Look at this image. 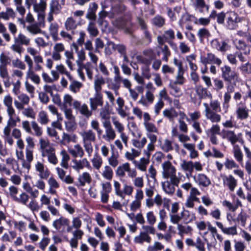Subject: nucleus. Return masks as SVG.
I'll use <instances>...</instances> for the list:
<instances>
[{
    "mask_svg": "<svg viewBox=\"0 0 251 251\" xmlns=\"http://www.w3.org/2000/svg\"><path fill=\"white\" fill-rule=\"evenodd\" d=\"M204 107V112L207 119L212 123H219L221 120V115L218 112L221 111V103L218 100H211L209 104L204 102L203 103Z\"/></svg>",
    "mask_w": 251,
    "mask_h": 251,
    "instance_id": "nucleus-1",
    "label": "nucleus"
},
{
    "mask_svg": "<svg viewBox=\"0 0 251 251\" xmlns=\"http://www.w3.org/2000/svg\"><path fill=\"white\" fill-rule=\"evenodd\" d=\"M82 137L83 146L88 156L90 157L93 152L92 143L96 141V134L91 129L84 131L80 133Z\"/></svg>",
    "mask_w": 251,
    "mask_h": 251,
    "instance_id": "nucleus-2",
    "label": "nucleus"
},
{
    "mask_svg": "<svg viewBox=\"0 0 251 251\" xmlns=\"http://www.w3.org/2000/svg\"><path fill=\"white\" fill-rule=\"evenodd\" d=\"M162 176L164 178H169L171 183L178 186L180 178L176 176V169L172 163L167 161L162 164Z\"/></svg>",
    "mask_w": 251,
    "mask_h": 251,
    "instance_id": "nucleus-3",
    "label": "nucleus"
},
{
    "mask_svg": "<svg viewBox=\"0 0 251 251\" xmlns=\"http://www.w3.org/2000/svg\"><path fill=\"white\" fill-rule=\"evenodd\" d=\"M142 228L143 231H141L139 235L134 237V242L139 244H142L144 242L151 243V238L149 234H155V229L152 226L145 225L142 226Z\"/></svg>",
    "mask_w": 251,
    "mask_h": 251,
    "instance_id": "nucleus-4",
    "label": "nucleus"
},
{
    "mask_svg": "<svg viewBox=\"0 0 251 251\" xmlns=\"http://www.w3.org/2000/svg\"><path fill=\"white\" fill-rule=\"evenodd\" d=\"M221 77L227 83H234L238 80V75L237 73L231 69V67L225 65L220 68Z\"/></svg>",
    "mask_w": 251,
    "mask_h": 251,
    "instance_id": "nucleus-5",
    "label": "nucleus"
},
{
    "mask_svg": "<svg viewBox=\"0 0 251 251\" xmlns=\"http://www.w3.org/2000/svg\"><path fill=\"white\" fill-rule=\"evenodd\" d=\"M30 44V39L22 33L14 37V43L11 47L14 51L21 54L24 50L22 45L27 46Z\"/></svg>",
    "mask_w": 251,
    "mask_h": 251,
    "instance_id": "nucleus-6",
    "label": "nucleus"
},
{
    "mask_svg": "<svg viewBox=\"0 0 251 251\" xmlns=\"http://www.w3.org/2000/svg\"><path fill=\"white\" fill-rule=\"evenodd\" d=\"M156 58L155 52L151 48L144 50L143 51V55H139L137 57L138 61L145 65H150Z\"/></svg>",
    "mask_w": 251,
    "mask_h": 251,
    "instance_id": "nucleus-7",
    "label": "nucleus"
},
{
    "mask_svg": "<svg viewBox=\"0 0 251 251\" xmlns=\"http://www.w3.org/2000/svg\"><path fill=\"white\" fill-rule=\"evenodd\" d=\"M250 109L246 102L241 101L236 104L235 114L238 120H245L249 117Z\"/></svg>",
    "mask_w": 251,
    "mask_h": 251,
    "instance_id": "nucleus-8",
    "label": "nucleus"
},
{
    "mask_svg": "<svg viewBox=\"0 0 251 251\" xmlns=\"http://www.w3.org/2000/svg\"><path fill=\"white\" fill-rule=\"evenodd\" d=\"M200 61L204 65L207 64H215L220 66L222 63V60L211 52H208L203 55H201Z\"/></svg>",
    "mask_w": 251,
    "mask_h": 251,
    "instance_id": "nucleus-9",
    "label": "nucleus"
},
{
    "mask_svg": "<svg viewBox=\"0 0 251 251\" xmlns=\"http://www.w3.org/2000/svg\"><path fill=\"white\" fill-rule=\"evenodd\" d=\"M44 15L42 13L38 14L39 22L36 24H31L27 27V30L33 34H37L42 32L41 27H44Z\"/></svg>",
    "mask_w": 251,
    "mask_h": 251,
    "instance_id": "nucleus-10",
    "label": "nucleus"
},
{
    "mask_svg": "<svg viewBox=\"0 0 251 251\" xmlns=\"http://www.w3.org/2000/svg\"><path fill=\"white\" fill-rule=\"evenodd\" d=\"M73 105L75 109L77 110L81 115L86 118H89L92 115L93 110H89L87 105L85 103L81 105L80 101L75 100Z\"/></svg>",
    "mask_w": 251,
    "mask_h": 251,
    "instance_id": "nucleus-11",
    "label": "nucleus"
},
{
    "mask_svg": "<svg viewBox=\"0 0 251 251\" xmlns=\"http://www.w3.org/2000/svg\"><path fill=\"white\" fill-rule=\"evenodd\" d=\"M91 110H96L98 106L103 104V96L101 93H95L94 97L89 99Z\"/></svg>",
    "mask_w": 251,
    "mask_h": 251,
    "instance_id": "nucleus-12",
    "label": "nucleus"
},
{
    "mask_svg": "<svg viewBox=\"0 0 251 251\" xmlns=\"http://www.w3.org/2000/svg\"><path fill=\"white\" fill-rule=\"evenodd\" d=\"M226 26L229 29H233L236 26V24L239 22V18L237 15L234 12H227L226 13Z\"/></svg>",
    "mask_w": 251,
    "mask_h": 251,
    "instance_id": "nucleus-13",
    "label": "nucleus"
},
{
    "mask_svg": "<svg viewBox=\"0 0 251 251\" xmlns=\"http://www.w3.org/2000/svg\"><path fill=\"white\" fill-rule=\"evenodd\" d=\"M102 125L105 129V135H103V138L108 141L113 140L116 137V133L112 127L110 121H103Z\"/></svg>",
    "mask_w": 251,
    "mask_h": 251,
    "instance_id": "nucleus-14",
    "label": "nucleus"
},
{
    "mask_svg": "<svg viewBox=\"0 0 251 251\" xmlns=\"http://www.w3.org/2000/svg\"><path fill=\"white\" fill-rule=\"evenodd\" d=\"M222 137L224 139H226L233 146H234L235 143L239 141L238 136L235 133L234 131L232 130H223Z\"/></svg>",
    "mask_w": 251,
    "mask_h": 251,
    "instance_id": "nucleus-15",
    "label": "nucleus"
},
{
    "mask_svg": "<svg viewBox=\"0 0 251 251\" xmlns=\"http://www.w3.org/2000/svg\"><path fill=\"white\" fill-rule=\"evenodd\" d=\"M222 177L224 185L227 187L230 191L233 192L237 186V180L231 175L228 176L224 175Z\"/></svg>",
    "mask_w": 251,
    "mask_h": 251,
    "instance_id": "nucleus-16",
    "label": "nucleus"
},
{
    "mask_svg": "<svg viewBox=\"0 0 251 251\" xmlns=\"http://www.w3.org/2000/svg\"><path fill=\"white\" fill-rule=\"evenodd\" d=\"M211 47L221 52H226L229 49V46L225 41L220 42L218 39H213L211 42Z\"/></svg>",
    "mask_w": 251,
    "mask_h": 251,
    "instance_id": "nucleus-17",
    "label": "nucleus"
},
{
    "mask_svg": "<svg viewBox=\"0 0 251 251\" xmlns=\"http://www.w3.org/2000/svg\"><path fill=\"white\" fill-rule=\"evenodd\" d=\"M195 90L200 100L206 98L212 99V94L207 88L201 85H197L195 87Z\"/></svg>",
    "mask_w": 251,
    "mask_h": 251,
    "instance_id": "nucleus-18",
    "label": "nucleus"
},
{
    "mask_svg": "<svg viewBox=\"0 0 251 251\" xmlns=\"http://www.w3.org/2000/svg\"><path fill=\"white\" fill-rule=\"evenodd\" d=\"M69 219L63 216L54 221L52 226L58 231H64V227L65 226H68Z\"/></svg>",
    "mask_w": 251,
    "mask_h": 251,
    "instance_id": "nucleus-19",
    "label": "nucleus"
},
{
    "mask_svg": "<svg viewBox=\"0 0 251 251\" xmlns=\"http://www.w3.org/2000/svg\"><path fill=\"white\" fill-rule=\"evenodd\" d=\"M36 171L39 173V176L42 179H47L50 176V172L43 163L38 161L35 164Z\"/></svg>",
    "mask_w": 251,
    "mask_h": 251,
    "instance_id": "nucleus-20",
    "label": "nucleus"
},
{
    "mask_svg": "<svg viewBox=\"0 0 251 251\" xmlns=\"http://www.w3.org/2000/svg\"><path fill=\"white\" fill-rule=\"evenodd\" d=\"M68 151L74 158L82 157L84 154L82 147L79 144L75 145L74 147L69 148Z\"/></svg>",
    "mask_w": 251,
    "mask_h": 251,
    "instance_id": "nucleus-21",
    "label": "nucleus"
},
{
    "mask_svg": "<svg viewBox=\"0 0 251 251\" xmlns=\"http://www.w3.org/2000/svg\"><path fill=\"white\" fill-rule=\"evenodd\" d=\"M98 8V5L96 3L92 2L90 3L86 18L89 20L95 21L97 17L96 12Z\"/></svg>",
    "mask_w": 251,
    "mask_h": 251,
    "instance_id": "nucleus-22",
    "label": "nucleus"
},
{
    "mask_svg": "<svg viewBox=\"0 0 251 251\" xmlns=\"http://www.w3.org/2000/svg\"><path fill=\"white\" fill-rule=\"evenodd\" d=\"M215 224L226 234L235 235L237 234L235 226L229 227H224L223 225L221 222H216Z\"/></svg>",
    "mask_w": 251,
    "mask_h": 251,
    "instance_id": "nucleus-23",
    "label": "nucleus"
},
{
    "mask_svg": "<svg viewBox=\"0 0 251 251\" xmlns=\"http://www.w3.org/2000/svg\"><path fill=\"white\" fill-rule=\"evenodd\" d=\"M72 162L73 163L72 166L73 168L76 170L82 169L85 167L87 168H89L90 167V163L86 158L80 160L74 159Z\"/></svg>",
    "mask_w": 251,
    "mask_h": 251,
    "instance_id": "nucleus-24",
    "label": "nucleus"
},
{
    "mask_svg": "<svg viewBox=\"0 0 251 251\" xmlns=\"http://www.w3.org/2000/svg\"><path fill=\"white\" fill-rule=\"evenodd\" d=\"M226 18V13L223 11L217 13L216 11L213 10L209 15V18L211 19H215L216 18L217 22L219 24H223Z\"/></svg>",
    "mask_w": 251,
    "mask_h": 251,
    "instance_id": "nucleus-25",
    "label": "nucleus"
},
{
    "mask_svg": "<svg viewBox=\"0 0 251 251\" xmlns=\"http://www.w3.org/2000/svg\"><path fill=\"white\" fill-rule=\"evenodd\" d=\"M180 214L181 218L185 224L189 223L196 219L195 214L186 209H183Z\"/></svg>",
    "mask_w": 251,
    "mask_h": 251,
    "instance_id": "nucleus-26",
    "label": "nucleus"
},
{
    "mask_svg": "<svg viewBox=\"0 0 251 251\" xmlns=\"http://www.w3.org/2000/svg\"><path fill=\"white\" fill-rule=\"evenodd\" d=\"M40 149L41 150V154L43 157H45V155L47 154L51 150L54 148L50 145V143L48 141L44 140L43 139H40L39 141Z\"/></svg>",
    "mask_w": 251,
    "mask_h": 251,
    "instance_id": "nucleus-27",
    "label": "nucleus"
},
{
    "mask_svg": "<svg viewBox=\"0 0 251 251\" xmlns=\"http://www.w3.org/2000/svg\"><path fill=\"white\" fill-rule=\"evenodd\" d=\"M196 182L200 186L207 187L211 184L209 178L203 174H200L197 176Z\"/></svg>",
    "mask_w": 251,
    "mask_h": 251,
    "instance_id": "nucleus-28",
    "label": "nucleus"
},
{
    "mask_svg": "<svg viewBox=\"0 0 251 251\" xmlns=\"http://www.w3.org/2000/svg\"><path fill=\"white\" fill-rule=\"evenodd\" d=\"M176 185L171 183L170 180L162 182V187L164 191L167 194L173 195L175 192Z\"/></svg>",
    "mask_w": 251,
    "mask_h": 251,
    "instance_id": "nucleus-29",
    "label": "nucleus"
},
{
    "mask_svg": "<svg viewBox=\"0 0 251 251\" xmlns=\"http://www.w3.org/2000/svg\"><path fill=\"white\" fill-rule=\"evenodd\" d=\"M130 164L128 163H124L119 166L116 171V175L120 177H124L126 172L129 171Z\"/></svg>",
    "mask_w": 251,
    "mask_h": 251,
    "instance_id": "nucleus-30",
    "label": "nucleus"
},
{
    "mask_svg": "<svg viewBox=\"0 0 251 251\" xmlns=\"http://www.w3.org/2000/svg\"><path fill=\"white\" fill-rule=\"evenodd\" d=\"M15 17V13L14 10L10 7L6 8V11H2L0 12V19H3L8 21L10 18H14Z\"/></svg>",
    "mask_w": 251,
    "mask_h": 251,
    "instance_id": "nucleus-31",
    "label": "nucleus"
},
{
    "mask_svg": "<svg viewBox=\"0 0 251 251\" xmlns=\"http://www.w3.org/2000/svg\"><path fill=\"white\" fill-rule=\"evenodd\" d=\"M61 10V6L59 3L58 0H51L50 3V12L58 14Z\"/></svg>",
    "mask_w": 251,
    "mask_h": 251,
    "instance_id": "nucleus-32",
    "label": "nucleus"
},
{
    "mask_svg": "<svg viewBox=\"0 0 251 251\" xmlns=\"http://www.w3.org/2000/svg\"><path fill=\"white\" fill-rule=\"evenodd\" d=\"M8 58L3 52L0 55V73L8 72L7 65Z\"/></svg>",
    "mask_w": 251,
    "mask_h": 251,
    "instance_id": "nucleus-33",
    "label": "nucleus"
},
{
    "mask_svg": "<svg viewBox=\"0 0 251 251\" xmlns=\"http://www.w3.org/2000/svg\"><path fill=\"white\" fill-rule=\"evenodd\" d=\"M163 115L168 118L170 121L172 122L178 115L177 112L173 108L166 109L163 112Z\"/></svg>",
    "mask_w": 251,
    "mask_h": 251,
    "instance_id": "nucleus-34",
    "label": "nucleus"
},
{
    "mask_svg": "<svg viewBox=\"0 0 251 251\" xmlns=\"http://www.w3.org/2000/svg\"><path fill=\"white\" fill-rule=\"evenodd\" d=\"M164 18L159 15H156L151 20V24L157 27L160 28L165 24Z\"/></svg>",
    "mask_w": 251,
    "mask_h": 251,
    "instance_id": "nucleus-35",
    "label": "nucleus"
},
{
    "mask_svg": "<svg viewBox=\"0 0 251 251\" xmlns=\"http://www.w3.org/2000/svg\"><path fill=\"white\" fill-rule=\"evenodd\" d=\"M95 69L98 71L97 66L93 65L91 62H87L85 64L84 69L86 71L87 76L89 79H93V70Z\"/></svg>",
    "mask_w": 251,
    "mask_h": 251,
    "instance_id": "nucleus-36",
    "label": "nucleus"
},
{
    "mask_svg": "<svg viewBox=\"0 0 251 251\" xmlns=\"http://www.w3.org/2000/svg\"><path fill=\"white\" fill-rule=\"evenodd\" d=\"M167 15L168 17L170 18L171 21H175L177 19L176 13L178 14L181 8L180 7H175L174 8V10H173L170 7H167Z\"/></svg>",
    "mask_w": 251,
    "mask_h": 251,
    "instance_id": "nucleus-37",
    "label": "nucleus"
},
{
    "mask_svg": "<svg viewBox=\"0 0 251 251\" xmlns=\"http://www.w3.org/2000/svg\"><path fill=\"white\" fill-rule=\"evenodd\" d=\"M233 153L234 158L238 162L241 163L243 161V154L238 145L233 146Z\"/></svg>",
    "mask_w": 251,
    "mask_h": 251,
    "instance_id": "nucleus-38",
    "label": "nucleus"
},
{
    "mask_svg": "<svg viewBox=\"0 0 251 251\" xmlns=\"http://www.w3.org/2000/svg\"><path fill=\"white\" fill-rule=\"evenodd\" d=\"M181 168L185 171L188 172L189 175H191L194 170L193 162L191 161H186L183 160L180 165Z\"/></svg>",
    "mask_w": 251,
    "mask_h": 251,
    "instance_id": "nucleus-39",
    "label": "nucleus"
},
{
    "mask_svg": "<svg viewBox=\"0 0 251 251\" xmlns=\"http://www.w3.org/2000/svg\"><path fill=\"white\" fill-rule=\"evenodd\" d=\"M185 72L184 68L179 69L177 70V75L176 76L175 84H178L179 85H182L184 83L185 79L183 76Z\"/></svg>",
    "mask_w": 251,
    "mask_h": 251,
    "instance_id": "nucleus-40",
    "label": "nucleus"
},
{
    "mask_svg": "<svg viewBox=\"0 0 251 251\" xmlns=\"http://www.w3.org/2000/svg\"><path fill=\"white\" fill-rule=\"evenodd\" d=\"M135 166L142 171H145L147 168V165L149 163V161L145 158H141L140 162L136 160L133 161Z\"/></svg>",
    "mask_w": 251,
    "mask_h": 251,
    "instance_id": "nucleus-41",
    "label": "nucleus"
},
{
    "mask_svg": "<svg viewBox=\"0 0 251 251\" xmlns=\"http://www.w3.org/2000/svg\"><path fill=\"white\" fill-rule=\"evenodd\" d=\"M96 77H98L95 79L94 82V89L95 93H100L102 89L101 85L104 84L105 83V81L102 76L98 77V76L97 75Z\"/></svg>",
    "mask_w": 251,
    "mask_h": 251,
    "instance_id": "nucleus-42",
    "label": "nucleus"
},
{
    "mask_svg": "<svg viewBox=\"0 0 251 251\" xmlns=\"http://www.w3.org/2000/svg\"><path fill=\"white\" fill-rule=\"evenodd\" d=\"M50 120L48 114L45 111H41L38 114V121L43 125H47Z\"/></svg>",
    "mask_w": 251,
    "mask_h": 251,
    "instance_id": "nucleus-43",
    "label": "nucleus"
},
{
    "mask_svg": "<svg viewBox=\"0 0 251 251\" xmlns=\"http://www.w3.org/2000/svg\"><path fill=\"white\" fill-rule=\"evenodd\" d=\"M177 84H175V82L170 84V94L176 97H179L182 95V92L180 88L176 86Z\"/></svg>",
    "mask_w": 251,
    "mask_h": 251,
    "instance_id": "nucleus-44",
    "label": "nucleus"
},
{
    "mask_svg": "<svg viewBox=\"0 0 251 251\" xmlns=\"http://www.w3.org/2000/svg\"><path fill=\"white\" fill-rule=\"evenodd\" d=\"M159 48L161 50L163 56L162 58L163 61L167 62L168 58L171 56V53L167 45L159 46Z\"/></svg>",
    "mask_w": 251,
    "mask_h": 251,
    "instance_id": "nucleus-45",
    "label": "nucleus"
},
{
    "mask_svg": "<svg viewBox=\"0 0 251 251\" xmlns=\"http://www.w3.org/2000/svg\"><path fill=\"white\" fill-rule=\"evenodd\" d=\"M65 26L67 30H74L76 28L77 24L72 17H69L65 21Z\"/></svg>",
    "mask_w": 251,
    "mask_h": 251,
    "instance_id": "nucleus-46",
    "label": "nucleus"
},
{
    "mask_svg": "<svg viewBox=\"0 0 251 251\" xmlns=\"http://www.w3.org/2000/svg\"><path fill=\"white\" fill-rule=\"evenodd\" d=\"M177 228L178 230V234L181 236H182L184 234H188L192 230L190 226H185L181 224H177Z\"/></svg>",
    "mask_w": 251,
    "mask_h": 251,
    "instance_id": "nucleus-47",
    "label": "nucleus"
},
{
    "mask_svg": "<svg viewBox=\"0 0 251 251\" xmlns=\"http://www.w3.org/2000/svg\"><path fill=\"white\" fill-rule=\"evenodd\" d=\"M60 154L62 156L61 165L62 167L67 169L68 167V162L70 159L69 155L65 150L61 151Z\"/></svg>",
    "mask_w": 251,
    "mask_h": 251,
    "instance_id": "nucleus-48",
    "label": "nucleus"
},
{
    "mask_svg": "<svg viewBox=\"0 0 251 251\" xmlns=\"http://www.w3.org/2000/svg\"><path fill=\"white\" fill-rule=\"evenodd\" d=\"M81 186H83L86 183H90L91 181V178L89 173L85 172L78 178Z\"/></svg>",
    "mask_w": 251,
    "mask_h": 251,
    "instance_id": "nucleus-49",
    "label": "nucleus"
},
{
    "mask_svg": "<svg viewBox=\"0 0 251 251\" xmlns=\"http://www.w3.org/2000/svg\"><path fill=\"white\" fill-rule=\"evenodd\" d=\"M87 30L90 34L93 37L97 36L99 33L98 30L95 26V23L94 22H90L89 23L87 27Z\"/></svg>",
    "mask_w": 251,
    "mask_h": 251,
    "instance_id": "nucleus-50",
    "label": "nucleus"
},
{
    "mask_svg": "<svg viewBox=\"0 0 251 251\" xmlns=\"http://www.w3.org/2000/svg\"><path fill=\"white\" fill-rule=\"evenodd\" d=\"M26 77L29 78L32 82L36 84H39L40 82V78L39 76L35 74L33 70L27 71Z\"/></svg>",
    "mask_w": 251,
    "mask_h": 251,
    "instance_id": "nucleus-51",
    "label": "nucleus"
},
{
    "mask_svg": "<svg viewBox=\"0 0 251 251\" xmlns=\"http://www.w3.org/2000/svg\"><path fill=\"white\" fill-rule=\"evenodd\" d=\"M92 163L94 168L99 169L102 163V158L98 154H96L92 159Z\"/></svg>",
    "mask_w": 251,
    "mask_h": 251,
    "instance_id": "nucleus-52",
    "label": "nucleus"
},
{
    "mask_svg": "<svg viewBox=\"0 0 251 251\" xmlns=\"http://www.w3.org/2000/svg\"><path fill=\"white\" fill-rule=\"evenodd\" d=\"M113 12L118 15L124 14L126 10V7L125 5L122 3L116 4L113 7Z\"/></svg>",
    "mask_w": 251,
    "mask_h": 251,
    "instance_id": "nucleus-53",
    "label": "nucleus"
},
{
    "mask_svg": "<svg viewBox=\"0 0 251 251\" xmlns=\"http://www.w3.org/2000/svg\"><path fill=\"white\" fill-rule=\"evenodd\" d=\"M200 41H202L204 38H207L210 36V33L208 29L205 28H202L199 29L197 33Z\"/></svg>",
    "mask_w": 251,
    "mask_h": 251,
    "instance_id": "nucleus-54",
    "label": "nucleus"
},
{
    "mask_svg": "<svg viewBox=\"0 0 251 251\" xmlns=\"http://www.w3.org/2000/svg\"><path fill=\"white\" fill-rule=\"evenodd\" d=\"M113 171L109 166H105L102 174V176L107 180H111L113 177Z\"/></svg>",
    "mask_w": 251,
    "mask_h": 251,
    "instance_id": "nucleus-55",
    "label": "nucleus"
},
{
    "mask_svg": "<svg viewBox=\"0 0 251 251\" xmlns=\"http://www.w3.org/2000/svg\"><path fill=\"white\" fill-rule=\"evenodd\" d=\"M143 124L146 130L148 133L154 132L158 133V129L154 124L151 122H146L145 123H143Z\"/></svg>",
    "mask_w": 251,
    "mask_h": 251,
    "instance_id": "nucleus-56",
    "label": "nucleus"
},
{
    "mask_svg": "<svg viewBox=\"0 0 251 251\" xmlns=\"http://www.w3.org/2000/svg\"><path fill=\"white\" fill-rule=\"evenodd\" d=\"M47 154H48L45 155V157H48V160L49 162L54 165L56 164L57 163L58 160L55 154L54 149L51 150L50 152L49 151V153Z\"/></svg>",
    "mask_w": 251,
    "mask_h": 251,
    "instance_id": "nucleus-57",
    "label": "nucleus"
},
{
    "mask_svg": "<svg viewBox=\"0 0 251 251\" xmlns=\"http://www.w3.org/2000/svg\"><path fill=\"white\" fill-rule=\"evenodd\" d=\"M29 199V196L25 193H22L20 195V197H15V201L22 203L24 205H27Z\"/></svg>",
    "mask_w": 251,
    "mask_h": 251,
    "instance_id": "nucleus-58",
    "label": "nucleus"
},
{
    "mask_svg": "<svg viewBox=\"0 0 251 251\" xmlns=\"http://www.w3.org/2000/svg\"><path fill=\"white\" fill-rule=\"evenodd\" d=\"M0 76L3 79V83L5 87L9 88L11 85L10 76L8 72L0 73Z\"/></svg>",
    "mask_w": 251,
    "mask_h": 251,
    "instance_id": "nucleus-59",
    "label": "nucleus"
},
{
    "mask_svg": "<svg viewBox=\"0 0 251 251\" xmlns=\"http://www.w3.org/2000/svg\"><path fill=\"white\" fill-rule=\"evenodd\" d=\"M147 142V140L145 137L143 138L141 141L136 139L132 140L133 146L140 150L144 147Z\"/></svg>",
    "mask_w": 251,
    "mask_h": 251,
    "instance_id": "nucleus-60",
    "label": "nucleus"
},
{
    "mask_svg": "<svg viewBox=\"0 0 251 251\" xmlns=\"http://www.w3.org/2000/svg\"><path fill=\"white\" fill-rule=\"evenodd\" d=\"M239 69L244 75L251 74V64L249 62L242 64Z\"/></svg>",
    "mask_w": 251,
    "mask_h": 251,
    "instance_id": "nucleus-61",
    "label": "nucleus"
},
{
    "mask_svg": "<svg viewBox=\"0 0 251 251\" xmlns=\"http://www.w3.org/2000/svg\"><path fill=\"white\" fill-rule=\"evenodd\" d=\"M58 25L57 23H51L50 26L49 30L50 34L53 39H54L55 37L58 36Z\"/></svg>",
    "mask_w": 251,
    "mask_h": 251,
    "instance_id": "nucleus-62",
    "label": "nucleus"
},
{
    "mask_svg": "<svg viewBox=\"0 0 251 251\" xmlns=\"http://www.w3.org/2000/svg\"><path fill=\"white\" fill-rule=\"evenodd\" d=\"M248 217L247 214L241 211V212L238 215L236 221L240 222V224L242 226H245L246 224V221Z\"/></svg>",
    "mask_w": 251,
    "mask_h": 251,
    "instance_id": "nucleus-63",
    "label": "nucleus"
},
{
    "mask_svg": "<svg viewBox=\"0 0 251 251\" xmlns=\"http://www.w3.org/2000/svg\"><path fill=\"white\" fill-rule=\"evenodd\" d=\"M82 86L81 83L76 81L73 80L70 85V90L75 93H77L79 91V89Z\"/></svg>",
    "mask_w": 251,
    "mask_h": 251,
    "instance_id": "nucleus-64",
    "label": "nucleus"
}]
</instances>
